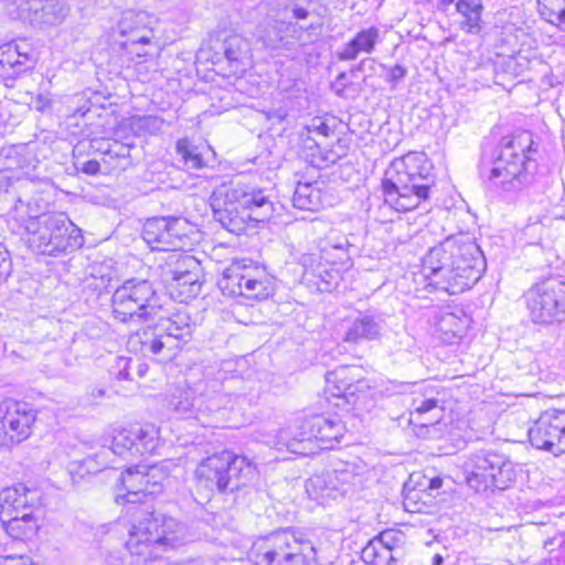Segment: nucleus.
Segmentation results:
<instances>
[{
  "label": "nucleus",
  "mask_w": 565,
  "mask_h": 565,
  "mask_svg": "<svg viewBox=\"0 0 565 565\" xmlns=\"http://www.w3.org/2000/svg\"><path fill=\"white\" fill-rule=\"evenodd\" d=\"M384 326L383 315L369 311L360 312L350 323L343 341L352 344L377 341L382 337Z\"/></svg>",
  "instance_id": "nucleus-25"
},
{
  "label": "nucleus",
  "mask_w": 565,
  "mask_h": 565,
  "mask_svg": "<svg viewBox=\"0 0 565 565\" xmlns=\"http://www.w3.org/2000/svg\"><path fill=\"white\" fill-rule=\"evenodd\" d=\"M310 129L317 130V131H319L320 134H322V135H326V136H327V135H328L329 127H328L324 122H322V121L318 120V124H316L315 121L312 122V125H311Z\"/></svg>",
  "instance_id": "nucleus-59"
},
{
  "label": "nucleus",
  "mask_w": 565,
  "mask_h": 565,
  "mask_svg": "<svg viewBox=\"0 0 565 565\" xmlns=\"http://www.w3.org/2000/svg\"><path fill=\"white\" fill-rule=\"evenodd\" d=\"M17 18L33 26H56L65 21L71 8L66 0H15Z\"/></svg>",
  "instance_id": "nucleus-20"
},
{
  "label": "nucleus",
  "mask_w": 565,
  "mask_h": 565,
  "mask_svg": "<svg viewBox=\"0 0 565 565\" xmlns=\"http://www.w3.org/2000/svg\"><path fill=\"white\" fill-rule=\"evenodd\" d=\"M10 178L11 177H7V174L4 172L0 171V194L2 192H8L9 191V189H10Z\"/></svg>",
  "instance_id": "nucleus-57"
},
{
  "label": "nucleus",
  "mask_w": 565,
  "mask_h": 565,
  "mask_svg": "<svg viewBox=\"0 0 565 565\" xmlns=\"http://www.w3.org/2000/svg\"><path fill=\"white\" fill-rule=\"evenodd\" d=\"M359 370L354 366L341 365L326 373L327 390L331 395L351 403V398L355 395V384H360V380L355 374Z\"/></svg>",
  "instance_id": "nucleus-26"
},
{
  "label": "nucleus",
  "mask_w": 565,
  "mask_h": 565,
  "mask_svg": "<svg viewBox=\"0 0 565 565\" xmlns=\"http://www.w3.org/2000/svg\"><path fill=\"white\" fill-rule=\"evenodd\" d=\"M26 235L34 250L50 256L71 253L84 244L82 231L63 213L42 216Z\"/></svg>",
  "instance_id": "nucleus-13"
},
{
  "label": "nucleus",
  "mask_w": 565,
  "mask_h": 565,
  "mask_svg": "<svg viewBox=\"0 0 565 565\" xmlns=\"http://www.w3.org/2000/svg\"><path fill=\"white\" fill-rule=\"evenodd\" d=\"M125 38L121 41L120 46L125 51L126 54L130 55L131 58L143 57L148 55V49L151 44V40L153 38V31L148 25L137 28L131 33H122L120 34Z\"/></svg>",
  "instance_id": "nucleus-33"
},
{
  "label": "nucleus",
  "mask_w": 565,
  "mask_h": 565,
  "mask_svg": "<svg viewBox=\"0 0 565 565\" xmlns=\"http://www.w3.org/2000/svg\"><path fill=\"white\" fill-rule=\"evenodd\" d=\"M443 486V480L439 477L433 478L428 480V489L429 490H437Z\"/></svg>",
  "instance_id": "nucleus-60"
},
{
  "label": "nucleus",
  "mask_w": 565,
  "mask_h": 565,
  "mask_svg": "<svg viewBox=\"0 0 565 565\" xmlns=\"http://www.w3.org/2000/svg\"><path fill=\"white\" fill-rule=\"evenodd\" d=\"M399 540L401 537L398 533L393 530H386L370 542H377L382 547H386L393 552L394 548L398 545Z\"/></svg>",
  "instance_id": "nucleus-48"
},
{
  "label": "nucleus",
  "mask_w": 565,
  "mask_h": 565,
  "mask_svg": "<svg viewBox=\"0 0 565 565\" xmlns=\"http://www.w3.org/2000/svg\"><path fill=\"white\" fill-rule=\"evenodd\" d=\"M455 1H456V0H440V3H441L443 6H449V4L454 3Z\"/></svg>",
  "instance_id": "nucleus-63"
},
{
  "label": "nucleus",
  "mask_w": 565,
  "mask_h": 565,
  "mask_svg": "<svg viewBox=\"0 0 565 565\" xmlns=\"http://www.w3.org/2000/svg\"><path fill=\"white\" fill-rule=\"evenodd\" d=\"M351 246L345 236L329 237L327 245L322 248V253L329 255L330 250H337L339 253L338 262L347 264L350 262L348 255V248Z\"/></svg>",
  "instance_id": "nucleus-47"
},
{
  "label": "nucleus",
  "mask_w": 565,
  "mask_h": 565,
  "mask_svg": "<svg viewBox=\"0 0 565 565\" xmlns=\"http://www.w3.org/2000/svg\"><path fill=\"white\" fill-rule=\"evenodd\" d=\"M76 168L85 174L96 175L100 171V163L97 160H87Z\"/></svg>",
  "instance_id": "nucleus-53"
},
{
  "label": "nucleus",
  "mask_w": 565,
  "mask_h": 565,
  "mask_svg": "<svg viewBox=\"0 0 565 565\" xmlns=\"http://www.w3.org/2000/svg\"><path fill=\"white\" fill-rule=\"evenodd\" d=\"M385 348L391 356L401 358L406 353H413L416 342L409 333L399 331L386 338Z\"/></svg>",
  "instance_id": "nucleus-37"
},
{
  "label": "nucleus",
  "mask_w": 565,
  "mask_h": 565,
  "mask_svg": "<svg viewBox=\"0 0 565 565\" xmlns=\"http://www.w3.org/2000/svg\"><path fill=\"white\" fill-rule=\"evenodd\" d=\"M380 38L381 31L379 28L362 29L338 52V58L340 61H353L360 53L371 54L380 42Z\"/></svg>",
  "instance_id": "nucleus-28"
},
{
  "label": "nucleus",
  "mask_w": 565,
  "mask_h": 565,
  "mask_svg": "<svg viewBox=\"0 0 565 565\" xmlns=\"http://www.w3.org/2000/svg\"><path fill=\"white\" fill-rule=\"evenodd\" d=\"M345 77H347V74L345 73H341V74L338 75L337 82H340V81L344 79Z\"/></svg>",
  "instance_id": "nucleus-64"
},
{
  "label": "nucleus",
  "mask_w": 565,
  "mask_h": 565,
  "mask_svg": "<svg viewBox=\"0 0 565 565\" xmlns=\"http://www.w3.org/2000/svg\"><path fill=\"white\" fill-rule=\"evenodd\" d=\"M164 121L158 116H146L140 119V127L154 135L162 129Z\"/></svg>",
  "instance_id": "nucleus-50"
},
{
  "label": "nucleus",
  "mask_w": 565,
  "mask_h": 565,
  "mask_svg": "<svg viewBox=\"0 0 565 565\" xmlns=\"http://www.w3.org/2000/svg\"><path fill=\"white\" fill-rule=\"evenodd\" d=\"M266 115H267L268 119H274L278 122H281L287 118L288 111L284 107H278V108L268 110L266 113Z\"/></svg>",
  "instance_id": "nucleus-55"
},
{
  "label": "nucleus",
  "mask_w": 565,
  "mask_h": 565,
  "mask_svg": "<svg viewBox=\"0 0 565 565\" xmlns=\"http://www.w3.org/2000/svg\"><path fill=\"white\" fill-rule=\"evenodd\" d=\"M411 422L420 426H430L439 423L444 408L435 397L414 399Z\"/></svg>",
  "instance_id": "nucleus-32"
},
{
  "label": "nucleus",
  "mask_w": 565,
  "mask_h": 565,
  "mask_svg": "<svg viewBox=\"0 0 565 565\" xmlns=\"http://www.w3.org/2000/svg\"><path fill=\"white\" fill-rule=\"evenodd\" d=\"M149 17L146 12L139 11H127L124 13L122 18L118 23V32L122 33H131L137 28H141L148 25Z\"/></svg>",
  "instance_id": "nucleus-44"
},
{
  "label": "nucleus",
  "mask_w": 565,
  "mask_h": 565,
  "mask_svg": "<svg viewBox=\"0 0 565 565\" xmlns=\"http://www.w3.org/2000/svg\"><path fill=\"white\" fill-rule=\"evenodd\" d=\"M105 390L104 388H94L92 391V396L93 397H103L105 395Z\"/></svg>",
  "instance_id": "nucleus-62"
},
{
  "label": "nucleus",
  "mask_w": 565,
  "mask_h": 565,
  "mask_svg": "<svg viewBox=\"0 0 565 565\" xmlns=\"http://www.w3.org/2000/svg\"><path fill=\"white\" fill-rule=\"evenodd\" d=\"M537 10L545 21L565 29V0H537Z\"/></svg>",
  "instance_id": "nucleus-36"
},
{
  "label": "nucleus",
  "mask_w": 565,
  "mask_h": 565,
  "mask_svg": "<svg viewBox=\"0 0 565 565\" xmlns=\"http://www.w3.org/2000/svg\"><path fill=\"white\" fill-rule=\"evenodd\" d=\"M486 270V259L472 242L447 238L431 247L423 259V275L436 290L449 295L470 289Z\"/></svg>",
  "instance_id": "nucleus-2"
},
{
  "label": "nucleus",
  "mask_w": 565,
  "mask_h": 565,
  "mask_svg": "<svg viewBox=\"0 0 565 565\" xmlns=\"http://www.w3.org/2000/svg\"><path fill=\"white\" fill-rule=\"evenodd\" d=\"M344 156L345 151L341 145L330 149H320L318 147L317 153L311 154L310 162L318 169H324L337 163Z\"/></svg>",
  "instance_id": "nucleus-42"
},
{
  "label": "nucleus",
  "mask_w": 565,
  "mask_h": 565,
  "mask_svg": "<svg viewBox=\"0 0 565 565\" xmlns=\"http://www.w3.org/2000/svg\"><path fill=\"white\" fill-rule=\"evenodd\" d=\"M309 15V12L307 9L301 7H294L292 8V17L298 20L306 19Z\"/></svg>",
  "instance_id": "nucleus-58"
},
{
  "label": "nucleus",
  "mask_w": 565,
  "mask_h": 565,
  "mask_svg": "<svg viewBox=\"0 0 565 565\" xmlns=\"http://www.w3.org/2000/svg\"><path fill=\"white\" fill-rule=\"evenodd\" d=\"M41 507L40 493L36 489L22 487L17 501L14 502L13 514H22L23 512L35 511Z\"/></svg>",
  "instance_id": "nucleus-43"
},
{
  "label": "nucleus",
  "mask_w": 565,
  "mask_h": 565,
  "mask_svg": "<svg viewBox=\"0 0 565 565\" xmlns=\"http://www.w3.org/2000/svg\"><path fill=\"white\" fill-rule=\"evenodd\" d=\"M23 484H17L3 489L0 492V518H7L14 512V502L17 501Z\"/></svg>",
  "instance_id": "nucleus-46"
},
{
  "label": "nucleus",
  "mask_w": 565,
  "mask_h": 565,
  "mask_svg": "<svg viewBox=\"0 0 565 565\" xmlns=\"http://www.w3.org/2000/svg\"><path fill=\"white\" fill-rule=\"evenodd\" d=\"M130 151L131 145L121 143L115 140L109 145L108 149L105 150L103 161L105 163H110V160H117L116 168L126 170L131 164Z\"/></svg>",
  "instance_id": "nucleus-41"
},
{
  "label": "nucleus",
  "mask_w": 565,
  "mask_h": 565,
  "mask_svg": "<svg viewBox=\"0 0 565 565\" xmlns=\"http://www.w3.org/2000/svg\"><path fill=\"white\" fill-rule=\"evenodd\" d=\"M170 294L180 302L194 299L201 291V266L192 256L178 258L175 268L170 270Z\"/></svg>",
  "instance_id": "nucleus-22"
},
{
  "label": "nucleus",
  "mask_w": 565,
  "mask_h": 565,
  "mask_svg": "<svg viewBox=\"0 0 565 565\" xmlns=\"http://www.w3.org/2000/svg\"><path fill=\"white\" fill-rule=\"evenodd\" d=\"M25 198L19 196L14 205L9 212V224L13 231L28 234L31 232L32 223H38L42 216H51L53 213L47 212L49 201L43 193H33L28 196V190L22 189Z\"/></svg>",
  "instance_id": "nucleus-23"
},
{
  "label": "nucleus",
  "mask_w": 565,
  "mask_h": 565,
  "mask_svg": "<svg viewBox=\"0 0 565 565\" xmlns=\"http://www.w3.org/2000/svg\"><path fill=\"white\" fill-rule=\"evenodd\" d=\"M533 447L559 456L565 454V411L548 409L529 428Z\"/></svg>",
  "instance_id": "nucleus-17"
},
{
  "label": "nucleus",
  "mask_w": 565,
  "mask_h": 565,
  "mask_svg": "<svg viewBox=\"0 0 565 565\" xmlns=\"http://www.w3.org/2000/svg\"><path fill=\"white\" fill-rule=\"evenodd\" d=\"M216 380L200 381L194 386L175 387L171 393L168 407L178 416L195 419L204 427L222 426L231 397L221 392Z\"/></svg>",
  "instance_id": "nucleus-7"
},
{
  "label": "nucleus",
  "mask_w": 565,
  "mask_h": 565,
  "mask_svg": "<svg viewBox=\"0 0 565 565\" xmlns=\"http://www.w3.org/2000/svg\"><path fill=\"white\" fill-rule=\"evenodd\" d=\"M468 326L466 317L456 315L448 310H440L435 315V332L440 340L446 343H452L460 339Z\"/></svg>",
  "instance_id": "nucleus-30"
},
{
  "label": "nucleus",
  "mask_w": 565,
  "mask_h": 565,
  "mask_svg": "<svg viewBox=\"0 0 565 565\" xmlns=\"http://www.w3.org/2000/svg\"><path fill=\"white\" fill-rule=\"evenodd\" d=\"M0 565H33L31 559L21 555L0 556Z\"/></svg>",
  "instance_id": "nucleus-52"
},
{
  "label": "nucleus",
  "mask_w": 565,
  "mask_h": 565,
  "mask_svg": "<svg viewBox=\"0 0 565 565\" xmlns=\"http://www.w3.org/2000/svg\"><path fill=\"white\" fill-rule=\"evenodd\" d=\"M457 12L463 18V29L468 33H478L481 30V14L483 10L481 0H458L456 2Z\"/></svg>",
  "instance_id": "nucleus-35"
},
{
  "label": "nucleus",
  "mask_w": 565,
  "mask_h": 565,
  "mask_svg": "<svg viewBox=\"0 0 565 565\" xmlns=\"http://www.w3.org/2000/svg\"><path fill=\"white\" fill-rule=\"evenodd\" d=\"M434 183L424 154L408 153L390 164L382 189L386 203L396 211L406 212L428 200Z\"/></svg>",
  "instance_id": "nucleus-6"
},
{
  "label": "nucleus",
  "mask_w": 565,
  "mask_h": 565,
  "mask_svg": "<svg viewBox=\"0 0 565 565\" xmlns=\"http://www.w3.org/2000/svg\"><path fill=\"white\" fill-rule=\"evenodd\" d=\"M218 287L224 296L256 300L267 299L275 290L271 277L263 268L247 265L245 260L231 264L223 271Z\"/></svg>",
  "instance_id": "nucleus-15"
},
{
  "label": "nucleus",
  "mask_w": 565,
  "mask_h": 565,
  "mask_svg": "<svg viewBox=\"0 0 565 565\" xmlns=\"http://www.w3.org/2000/svg\"><path fill=\"white\" fill-rule=\"evenodd\" d=\"M38 143L30 141L25 143L6 146L0 151V171L4 172L10 178V188L18 184L20 189L28 190L33 184L22 178L23 169H34L39 163V159L35 154Z\"/></svg>",
  "instance_id": "nucleus-21"
},
{
  "label": "nucleus",
  "mask_w": 565,
  "mask_h": 565,
  "mask_svg": "<svg viewBox=\"0 0 565 565\" xmlns=\"http://www.w3.org/2000/svg\"><path fill=\"white\" fill-rule=\"evenodd\" d=\"M163 311L159 295L147 279H128L116 288L111 297L115 320L127 324L158 320L153 326L130 334L127 341L129 351L169 361L190 339L192 324L185 312L178 311L166 317Z\"/></svg>",
  "instance_id": "nucleus-1"
},
{
  "label": "nucleus",
  "mask_w": 565,
  "mask_h": 565,
  "mask_svg": "<svg viewBox=\"0 0 565 565\" xmlns=\"http://www.w3.org/2000/svg\"><path fill=\"white\" fill-rule=\"evenodd\" d=\"M214 218L232 233H241L248 221L267 222L275 212L263 190L239 182L217 186L210 199Z\"/></svg>",
  "instance_id": "nucleus-5"
},
{
  "label": "nucleus",
  "mask_w": 565,
  "mask_h": 565,
  "mask_svg": "<svg viewBox=\"0 0 565 565\" xmlns=\"http://www.w3.org/2000/svg\"><path fill=\"white\" fill-rule=\"evenodd\" d=\"M195 473L205 488L233 492L252 480L255 467L246 457L223 450L202 460Z\"/></svg>",
  "instance_id": "nucleus-12"
},
{
  "label": "nucleus",
  "mask_w": 565,
  "mask_h": 565,
  "mask_svg": "<svg viewBox=\"0 0 565 565\" xmlns=\"http://www.w3.org/2000/svg\"><path fill=\"white\" fill-rule=\"evenodd\" d=\"M467 486L477 493L505 490L516 480L515 465L492 449L471 452L462 465Z\"/></svg>",
  "instance_id": "nucleus-10"
},
{
  "label": "nucleus",
  "mask_w": 565,
  "mask_h": 565,
  "mask_svg": "<svg viewBox=\"0 0 565 565\" xmlns=\"http://www.w3.org/2000/svg\"><path fill=\"white\" fill-rule=\"evenodd\" d=\"M121 486L126 493L117 495V502L122 500L126 503L136 504L142 501V498L149 495V480L147 481L141 465L128 468L120 477Z\"/></svg>",
  "instance_id": "nucleus-29"
},
{
  "label": "nucleus",
  "mask_w": 565,
  "mask_h": 565,
  "mask_svg": "<svg viewBox=\"0 0 565 565\" xmlns=\"http://www.w3.org/2000/svg\"><path fill=\"white\" fill-rule=\"evenodd\" d=\"M248 557L255 565H319L311 542L288 529L256 539Z\"/></svg>",
  "instance_id": "nucleus-9"
},
{
  "label": "nucleus",
  "mask_w": 565,
  "mask_h": 565,
  "mask_svg": "<svg viewBox=\"0 0 565 565\" xmlns=\"http://www.w3.org/2000/svg\"><path fill=\"white\" fill-rule=\"evenodd\" d=\"M523 297L534 324L548 327L565 322V280H544L532 286Z\"/></svg>",
  "instance_id": "nucleus-14"
},
{
  "label": "nucleus",
  "mask_w": 565,
  "mask_h": 565,
  "mask_svg": "<svg viewBox=\"0 0 565 565\" xmlns=\"http://www.w3.org/2000/svg\"><path fill=\"white\" fill-rule=\"evenodd\" d=\"M159 445V430L152 424L134 425L116 430L113 435L111 446L102 448L97 454L86 457L81 468L86 473H96L109 467L107 460L110 454L125 459L152 454Z\"/></svg>",
  "instance_id": "nucleus-11"
},
{
  "label": "nucleus",
  "mask_w": 565,
  "mask_h": 565,
  "mask_svg": "<svg viewBox=\"0 0 565 565\" xmlns=\"http://www.w3.org/2000/svg\"><path fill=\"white\" fill-rule=\"evenodd\" d=\"M12 271V262L7 248L0 244V286L8 279Z\"/></svg>",
  "instance_id": "nucleus-49"
},
{
  "label": "nucleus",
  "mask_w": 565,
  "mask_h": 565,
  "mask_svg": "<svg viewBox=\"0 0 565 565\" xmlns=\"http://www.w3.org/2000/svg\"><path fill=\"white\" fill-rule=\"evenodd\" d=\"M537 145L530 131L523 130L501 139L498 154L489 166L480 168L481 177L503 192H519L531 185L537 170Z\"/></svg>",
  "instance_id": "nucleus-3"
},
{
  "label": "nucleus",
  "mask_w": 565,
  "mask_h": 565,
  "mask_svg": "<svg viewBox=\"0 0 565 565\" xmlns=\"http://www.w3.org/2000/svg\"><path fill=\"white\" fill-rule=\"evenodd\" d=\"M134 361L131 359L119 358L118 364H124L122 369L118 373L120 380H130L129 370L132 366Z\"/></svg>",
  "instance_id": "nucleus-54"
},
{
  "label": "nucleus",
  "mask_w": 565,
  "mask_h": 565,
  "mask_svg": "<svg viewBox=\"0 0 565 565\" xmlns=\"http://www.w3.org/2000/svg\"><path fill=\"white\" fill-rule=\"evenodd\" d=\"M360 481L352 469L326 470L311 476L306 481V492L310 499L324 504L328 500H335L351 491Z\"/></svg>",
  "instance_id": "nucleus-18"
},
{
  "label": "nucleus",
  "mask_w": 565,
  "mask_h": 565,
  "mask_svg": "<svg viewBox=\"0 0 565 565\" xmlns=\"http://www.w3.org/2000/svg\"><path fill=\"white\" fill-rule=\"evenodd\" d=\"M35 417V412L26 403H0V448H12L29 438Z\"/></svg>",
  "instance_id": "nucleus-16"
},
{
  "label": "nucleus",
  "mask_w": 565,
  "mask_h": 565,
  "mask_svg": "<svg viewBox=\"0 0 565 565\" xmlns=\"http://www.w3.org/2000/svg\"><path fill=\"white\" fill-rule=\"evenodd\" d=\"M345 426L337 416L313 414L302 418L294 427L280 429L274 441L277 450L309 456L316 449H332L345 434Z\"/></svg>",
  "instance_id": "nucleus-8"
},
{
  "label": "nucleus",
  "mask_w": 565,
  "mask_h": 565,
  "mask_svg": "<svg viewBox=\"0 0 565 565\" xmlns=\"http://www.w3.org/2000/svg\"><path fill=\"white\" fill-rule=\"evenodd\" d=\"M292 204L299 210L318 211L322 206L320 189L312 183L299 182L294 192Z\"/></svg>",
  "instance_id": "nucleus-34"
},
{
  "label": "nucleus",
  "mask_w": 565,
  "mask_h": 565,
  "mask_svg": "<svg viewBox=\"0 0 565 565\" xmlns=\"http://www.w3.org/2000/svg\"><path fill=\"white\" fill-rule=\"evenodd\" d=\"M186 223L180 217L161 216L148 218L142 237L151 249L177 250L183 245Z\"/></svg>",
  "instance_id": "nucleus-19"
},
{
  "label": "nucleus",
  "mask_w": 565,
  "mask_h": 565,
  "mask_svg": "<svg viewBox=\"0 0 565 565\" xmlns=\"http://www.w3.org/2000/svg\"><path fill=\"white\" fill-rule=\"evenodd\" d=\"M35 53L25 40L11 41L0 45V77L14 78L33 67Z\"/></svg>",
  "instance_id": "nucleus-24"
},
{
  "label": "nucleus",
  "mask_w": 565,
  "mask_h": 565,
  "mask_svg": "<svg viewBox=\"0 0 565 565\" xmlns=\"http://www.w3.org/2000/svg\"><path fill=\"white\" fill-rule=\"evenodd\" d=\"M175 151L181 157L184 168L189 170H196L204 166L202 154L188 138L177 141Z\"/></svg>",
  "instance_id": "nucleus-40"
},
{
  "label": "nucleus",
  "mask_w": 565,
  "mask_h": 565,
  "mask_svg": "<svg viewBox=\"0 0 565 565\" xmlns=\"http://www.w3.org/2000/svg\"><path fill=\"white\" fill-rule=\"evenodd\" d=\"M444 557L440 554H435L431 559V565H443Z\"/></svg>",
  "instance_id": "nucleus-61"
},
{
  "label": "nucleus",
  "mask_w": 565,
  "mask_h": 565,
  "mask_svg": "<svg viewBox=\"0 0 565 565\" xmlns=\"http://www.w3.org/2000/svg\"><path fill=\"white\" fill-rule=\"evenodd\" d=\"M215 50V63L221 62L222 56L228 62L230 66L245 65L249 60V43L242 35L233 33L217 39L213 45Z\"/></svg>",
  "instance_id": "nucleus-27"
},
{
  "label": "nucleus",
  "mask_w": 565,
  "mask_h": 565,
  "mask_svg": "<svg viewBox=\"0 0 565 565\" xmlns=\"http://www.w3.org/2000/svg\"><path fill=\"white\" fill-rule=\"evenodd\" d=\"M6 532L14 540H28L39 530L38 516L34 511L0 518Z\"/></svg>",
  "instance_id": "nucleus-31"
},
{
  "label": "nucleus",
  "mask_w": 565,
  "mask_h": 565,
  "mask_svg": "<svg viewBox=\"0 0 565 565\" xmlns=\"http://www.w3.org/2000/svg\"><path fill=\"white\" fill-rule=\"evenodd\" d=\"M406 75V70L404 66L396 64L395 66L391 67L390 70V81L393 83H396L401 79H403Z\"/></svg>",
  "instance_id": "nucleus-56"
},
{
  "label": "nucleus",
  "mask_w": 565,
  "mask_h": 565,
  "mask_svg": "<svg viewBox=\"0 0 565 565\" xmlns=\"http://www.w3.org/2000/svg\"><path fill=\"white\" fill-rule=\"evenodd\" d=\"M284 23H276L259 31L258 38L268 49L276 50L285 46L284 38L281 35L284 31Z\"/></svg>",
  "instance_id": "nucleus-45"
},
{
  "label": "nucleus",
  "mask_w": 565,
  "mask_h": 565,
  "mask_svg": "<svg viewBox=\"0 0 565 565\" xmlns=\"http://www.w3.org/2000/svg\"><path fill=\"white\" fill-rule=\"evenodd\" d=\"M128 512L131 520L125 545L140 562L156 559L185 541L186 529L177 519L150 511L147 507H131Z\"/></svg>",
  "instance_id": "nucleus-4"
},
{
  "label": "nucleus",
  "mask_w": 565,
  "mask_h": 565,
  "mask_svg": "<svg viewBox=\"0 0 565 565\" xmlns=\"http://www.w3.org/2000/svg\"><path fill=\"white\" fill-rule=\"evenodd\" d=\"M362 559L370 565H396L392 551L382 547L377 542H369L362 550Z\"/></svg>",
  "instance_id": "nucleus-39"
},
{
  "label": "nucleus",
  "mask_w": 565,
  "mask_h": 565,
  "mask_svg": "<svg viewBox=\"0 0 565 565\" xmlns=\"http://www.w3.org/2000/svg\"><path fill=\"white\" fill-rule=\"evenodd\" d=\"M141 469L147 484L149 487V495H156L162 491V483L169 476V468L166 462L141 465Z\"/></svg>",
  "instance_id": "nucleus-38"
},
{
  "label": "nucleus",
  "mask_w": 565,
  "mask_h": 565,
  "mask_svg": "<svg viewBox=\"0 0 565 565\" xmlns=\"http://www.w3.org/2000/svg\"><path fill=\"white\" fill-rule=\"evenodd\" d=\"M310 274L315 277L321 278L322 282L326 284V289H329L332 287V280H334V276L329 269L318 266L317 268L310 269Z\"/></svg>",
  "instance_id": "nucleus-51"
}]
</instances>
